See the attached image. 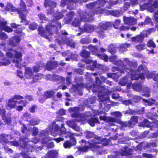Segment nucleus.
Wrapping results in <instances>:
<instances>
[{"instance_id":"obj_1","label":"nucleus","mask_w":158,"mask_h":158,"mask_svg":"<svg viewBox=\"0 0 158 158\" xmlns=\"http://www.w3.org/2000/svg\"><path fill=\"white\" fill-rule=\"evenodd\" d=\"M94 9H90L88 12H85V13L86 15H80V17L82 19H86L90 17H92L95 15L102 14L104 13L106 11L105 8H101V7L97 6L95 7Z\"/></svg>"},{"instance_id":"obj_2","label":"nucleus","mask_w":158,"mask_h":158,"mask_svg":"<svg viewBox=\"0 0 158 158\" xmlns=\"http://www.w3.org/2000/svg\"><path fill=\"white\" fill-rule=\"evenodd\" d=\"M107 3L109 4V5L106 6L105 8L111 9L112 5L110 4V2L106 0H97L96 1L89 3L86 4V7L87 8L90 9H92L97 6L101 7H103L104 6L105 4Z\"/></svg>"},{"instance_id":"obj_3","label":"nucleus","mask_w":158,"mask_h":158,"mask_svg":"<svg viewBox=\"0 0 158 158\" xmlns=\"http://www.w3.org/2000/svg\"><path fill=\"white\" fill-rule=\"evenodd\" d=\"M51 23H49V24L46 25L45 26V30L48 32L49 35H52L53 32H57L59 29H60L61 27V24L60 22L59 21L55 22V23L57 25H52Z\"/></svg>"},{"instance_id":"obj_4","label":"nucleus","mask_w":158,"mask_h":158,"mask_svg":"<svg viewBox=\"0 0 158 158\" xmlns=\"http://www.w3.org/2000/svg\"><path fill=\"white\" fill-rule=\"evenodd\" d=\"M100 89L98 96L100 99L101 102H104L108 100L110 98L109 94H110V91L107 88L103 86L100 87Z\"/></svg>"},{"instance_id":"obj_5","label":"nucleus","mask_w":158,"mask_h":158,"mask_svg":"<svg viewBox=\"0 0 158 158\" xmlns=\"http://www.w3.org/2000/svg\"><path fill=\"white\" fill-rule=\"evenodd\" d=\"M144 9H147L150 12H153L155 9L158 8V0H149L147 3H144L142 5Z\"/></svg>"},{"instance_id":"obj_6","label":"nucleus","mask_w":158,"mask_h":158,"mask_svg":"<svg viewBox=\"0 0 158 158\" xmlns=\"http://www.w3.org/2000/svg\"><path fill=\"white\" fill-rule=\"evenodd\" d=\"M59 64L56 61L50 60L48 61L45 65V68L48 71H51L56 69L58 66Z\"/></svg>"},{"instance_id":"obj_7","label":"nucleus","mask_w":158,"mask_h":158,"mask_svg":"<svg viewBox=\"0 0 158 158\" xmlns=\"http://www.w3.org/2000/svg\"><path fill=\"white\" fill-rule=\"evenodd\" d=\"M123 21L124 24H128L130 26L134 25L137 23V19L134 17L131 16H123Z\"/></svg>"},{"instance_id":"obj_8","label":"nucleus","mask_w":158,"mask_h":158,"mask_svg":"<svg viewBox=\"0 0 158 158\" xmlns=\"http://www.w3.org/2000/svg\"><path fill=\"white\" fill-rule=\"evenodd\" d=\"M125 71L127 73V75H131V79L132 80H138L139 79V74L136 73L134 69L129 68L124 69Z\"/></svg>"},{"instance_id":"obj_9","label":"nucleus","mask_w":158,"mask_h":158,"mask_svg":"<svg viewBox=\"0 0 158 158\" xmlns=\"http://www.w3.org/2000/svg\"><path fill=\"white\" fill-rule=\"evenodd\" d=\"M144 37V34L143 32H141L139 34L131 37V40L132 42L135 43H140L143 41Z\"/></svg>"},{"instance_id":"obj_10","label":"nucleus","mask_w":158,"mask_h":158,"mask_svg":"<svg viewBox=\"0 0 158 158\" xmlns=\"http://www.w3.org/2000/svg\"><path fill=\"white\" fill-rule=\"evenodd\" d=\"M111 26L110 22H101L99 23L98 25L97 29L106 31L110 27H111Z\"/></svg>"},{"instance_id":"obj_11","label":"nucleus","mask_w":158,"mask_h":158,"mask_svg":"<svg viewBox=\"0 0 158 158\" xmlns=\"http://www.w3.org/2000/svg\"><path fill=\"white\" fill-rule=\"evenodd\" d=\"M65 79L63 76L57 75L53 74L51 78V80L54 82H56L58 84L63 83L65 81Z\"/></svg>"},{"instance_id":"obj_12","label":"nucleus","mask_w":158,"mask_h":158,"mask_svg":"<svg viewBox=\"0 0 158 158\" xmlns=\"http://www.w3.org/2000/svg\"><path fill=\"white\" fill-rule=\"evenodd\" d=\"M47 31L44 30L43 28L41 27H39L38 28V34L44 38L48 40L50 39L49 37L48 32H47Z\"/></svg>"},{"instance_id":"obj_13","label":"nucleus","mask_w":158,"mask_h":158,"mask_svg":"<svg viewBox=\"0 0 158 158\" xmlns=\"http://www.w3.org/2000/svg\"><path fill=\"white\" fill-rule=\"evenodd\" d=\"M61 40L63 42L67 45L73 48H74L75 47V42H73L72 40L66 37L64 38H62Z\"/></svg>"},{"instance_id":"obj_14","label":"nucleus","mask_w":158,"mask_h":158,"mask_svg":"<svg viewBox=\"0 0 158 158\" xmlns=\"http://www.w3.org/2000/svg\"><path fill=\"white\" fill-rule=\"evenodd\" d=\"M55 94V91L53 90H48L45 91L43 95L44 100L53 97Z\"/></svg>"},{"instance_id":"obj_15","label":"nucleus","mask_w":158,"mask_h":158,"mask_svg":"<svg viewBox=\"0 0 158 158\" xmlns=\"http://www.w3.org/2000/svg\"><path fill=\"white\" fill-rule=\"evenodd\" d=\"M139 117L136 116H132L128 121L130 128H132L138 122Z\"/></svg>"},{"instance_id":"obj_16","label":"nucleus","mask_w":158,"mask_h":158,"mask_svg":"<svg viewBox=\"0 0 158 158\" xmlns=\"http://www.w3.org/2000/svg\"><path fill=\"white\" fill-rule=\"evenodd\" d=\"M5 9L7 11L17 12L18 14H19L20 13L19 9L16 8L12 4L10 3L7 4Z\"/></svg>"},{"instance_id":"obj_17","label":"nucleus","mask_w":158,"mask_h":158,"mask_svg":"<svg viewBox=\"0 0 158 158\" xmlns=\"http://www.w3.org/2000/svg\"><path fill=\"white\" fill-rule=\"evenodd\" d=\"M131 151V149L129 148L128 147L125 146L124 147V149L121 150L120 154L123 156H127L131 155L132 154Z\"/></svg>"},{"instance_id":"obj_18","label":"nucleus","mask_w":158,"mask_h":158,"mask_svg":"<svg viewBox=\"0 0 158 158\" xmlns=\"http://www.w3.org/2000/svg\"><path fill=\"white\" fill-rule=\"evenodd\" d=\"M34 75V73L31 67H27L25 69V76L26 78H31Z\"/></svg>"},{"instance_id":"obj_19","label":"nucleus","mask_w":158,"mask_h":158,"mask_svg":"<svg viewBox=\"0 0 158 158\" xmlns=\"http://www.w3.org/2000/svg\"><path fill=\"white\" fill-rule=\"evenodd\" d=\"M147 78L148 79H152L154 81L158 82V73H156V71L149 73L147 75Z\"/></svg>"},{"instance_id":"obj_20","label":"nucleus","mask_w":158,"mask_h":158,"mask_svg":"<svg viewBox=\"0 0 158 158\" xmlns=\"http://www.w3.org/2000/svg\"><path fill=\"white\" fill-rule=\"evenodd\" d=\"M18 104H23V106H18L16 107V110L18 111H22L23 109V107H25L28 103L27 101L25 100H20L18 102Z\"/></svg>"},{"instance_id":"obj_21","label":"nucleus","mask_w":158,"mask_h":158,"mask_svg":"<svg viewBox=\"0 0 158 158\" xmlns=\"http://www.w3.org/2000/svg\"><path fill=\"white\" fill-rule=\"evenodd\" d=\"M21 26L20 25L17 24L15 23H13L10 24V26L11 27L15 29L14 32L17 34L21 33L22 32V28L21 27H19Z\"/></svg>"},{"instance_id":"obj_22","label":"nucleus","mask_w":158,"mask_h":158,"mask_svg":"<svg viewBox=\"0 0 158 158\" xmlns=\"http://www.w3.org/2000/svg\"><path fill=\"white\" fill-rule=\"evenodd\" d=\"M84 85L82 83L77 84L73 85V89L75 92L79 93L84 87Z\"/></svg>"},{"instance_id":"obj_23","label":"nucleus","mask_w":158,"mask_h":158,"mask_svg":"<svg viewBox=\"0 0 158 158\" xmlns=\"http://www.w3.org/2000/svg\"><path fill=\"white\" fill-rule=\"evenodd\" d=\"M107 11L109 14L117 17L123 14V12L120 10H108Z\"/></svg>"},{"instance_id":"obj_24","label":"nucleus","mask_w":158,"mask_h":158,"mask_svg":"<svg viewBox=\"0 0 158 158\" xmlns=\"http://www.w3.org/2000/svg\"><path fill=\"white\" fill-rule=\"evenodd\" d=\"M132 88L136 91H139L141 90L142 88V83L140 82H135L132 85Z\"/></svg>"},{"instance_id":"obj_25","label":"nucleus","mask_w":158,"mask_h":158,"mask_svg":"<svg viewBox=\"0 0 158 158\" xmlns=\"http://www.w3.org/2000/svg\"><path fill=\"white\" fill-rule=\"evenodd\" d=\"M8 135L1 134L0 135V142L3 145H5L9 143L7 137H8Z\"/></svg>"},{"instance_id":"obj_26","label":"nucleus","mask_w":158,"mask_h":158,"mask_svg":"<svg viewBox=\"0 0 158 158\" xmlns=\"http://www.w3.org/2000/svg\"><path fill=\"white\" fill-rule=\"evenodd\" d=\"M68 19L65 21L66 23L69 24L70 23L73 17L75 15L74 12L73 11H70L66 14Z\"/></svg>"},{"instance_id":"obj_27","label":"nucleus","mask_w":158,"mask_h":158,"mask_svg":"<svg viewBox=\"0 0 158 158\" xmlns=\"http://www.w3.org/2000/svg\"><path fill=\"white\" fill-rule=\"evenodd\" d=\"M88 123L91 127H94L95 126V124L97 123L100 124V122L98 118H91L88 120Z\"/></svg>"},{"instance_id":"obj_28","label":"nucleus","mask_w":158,"mask_h":158,"mask_svg":"<svg viewBox=\"0 0 158 158\" xmlns=\"http://www.w3.org/2000/svg\"><path fill=\"white\" fill-rule=\"evenodd\" d=\"M56 5L55 2L51 0H48V1L44 2V6L46 8L49 7L51 8L54 9L56 7Z\"/></svg>"},{"instance_id":"obj_29","label":"nucleus","mask_w":158,"mask_h":158,"mask_svg":"<svg viewBox=\"0 0 158 158\" xmlns=\"http://www.w3.org/2000/svg\"><path fill=\"white\" fill-rule=\"evenodd\" d=\"M18 102L12 98L9 100L7 106L10 107V109L15 108L17 103H18Z\"/></svg>"},{"instance_id":"obj_30","label":"nucleus","mask_w":158,"mask_h":158,"mask_svg":"<svg viewBox=\"0 0 158 158\" xmlns=\"http://www.w3.org/2000/svg\"><path fill=\"white\" fill-rule=\"evenodd\" d=\"M55 14V15H53L54 19H52L51 21L52 23H54L55 22L58 21V20L62 19L63 17V15L60 12H58Z\"/></svg>"},{"instance_id":"obj_31","label":"nucleus","mask_w":158,"mask_h":158,"mask_svg":"<svg viewBox=\"0 0 158 158\" xmlns=\"http://www.w3.org/2000/svg\"><path fill=\"white\" fill-rule=\"evenodd\" d=\"M94 30V27L89 24H85L83 27V30L85 32L87 33H91Z\"/></svg>"},{"instance_id":"obj_32","label":"nucleus","mask_w":158,"mask_h":158,"mask_svg":"<svg viewBox=\"0 0 158 158\" xmlns=\"http://www.w3.org/2000/svg\"><path fill=\"white\" fill-rule=\"evenodd\" d=\"M80 56L84 59H87L90 57V52L85 50L83 49L80 52Z\"/></svg>"},{"instance_id":"obj_33","label":"nucleus","mask_w":158,"mask_h":158,"mask_svg":"<svg viewBox=\"0 0 158 158\" xmlns=\"http://www.w3.org/2000/svg\"><path fill=\"white\" fill-rule=\"evenodd\" d=\"M85 48H88L89 50L93 54H96L98 52V47L96 46H94L91 44L85 47Z\"/></svg>"},{"instance_id":"obj_34","label":"nucleus","mask_w":158,"mask_h":158,"mask_svg":"<svg viewBox=\"0 0 158 158\" xmlns=\"http://www.w3.org/2000/svg\"><path fill=\"white\" fill-rule=\"evenodd\" d=\"M41 74L40 73H37L33 77V80L31 81V84H33L37 82L41 79Z\"/></svg>"},{"instance_id":"obj_35","label":"nucleus","mask_w":158,"mask_h":158,"mask_svg":"<svg viewBox=\"0 0 158 158\" xmlns=\"http://www.w3.org/2000/svg\"><path fill=\"white\" fill-rule=\"evenodd\" d=\"M91 41V39L89 36H86L80 40V43L82 44H88Z\"/></svg>"},{"instance_id":"obj_36","label":"nucleus","mask_w":158,"mask_h":158,"mask_svg":"<svg viewBox=\"0 0 158 158\" xmlns=\"http://www.w3.org/2000/svg\"><path fill=\"white\" fill-rule=\"evenodd\" d=\"M19 14V18L21 19V21L20 22V23H24L25 25H27L28 23V22L27 21L26 15L22 13H21L20 11Z\"/></svg>"},{"instance_id":"obj_37","label":"nucleus","mask_w":158,"mask_h":158,"mask_svg":"<svg viewBox=\"0 0 158 158\" xmlns=\"http://www.w3.org/2000/svg\"><path fill=\"white\" fill-rule=\"evenodd\" d=\"M96 55L100 59L103 60L105 61L106 62L108 60V56L106 54L97 53Z\"/></svg>"},{"instance_id":"obj_38","label":"nucleus","mask_w":158,"mask_h":158,"mask_svg":"<svg viewBox=\"0 0 158 158\" xmlns=\"http://www.w3.org/2000/svg\"><path fill=\"white\" fill-rule=\"evenodd\" d=\"M96 32L98 35V36L101 39H103L106 36L105 34L104 30L98 29Z\"/></svg>"},{"instance_id":"obj_39","label":"nucleus","mask_w":158,"mask_h":158,"mask_svg":"<svg viewBox=\"0 0 158 158\" xmlns=\"http://www.w3.org/2000/svg\"><path fill=\"white\" fill-rule=\"evenodd\" d=\"M2 119L6 124L8 125H9L11 123V118L10 116H7L6 115H5L2 117Z\"/></svg>"},{"instance_id":"obj_40","label":"nucleus","mask_w":158,"mask_h":158,"mask_svg":"<svg viewBox=\"0 0 158 158\" xmlns=\"http://www.w3.org/2000/svg\"><path fill=\"white\" fill-rule=\"evenodd\" d=\"M81 21L78 18H75L72 22V25L75 27H77L80 26Z\"/></svg>"},{"instance_id":"obj_41","label":"nucleus","mask_w":158,"mask_h":158,"mask_svg":"<svg viewBox=\"0 0 158 158\" xmlns=\"http://www.w3.org/2000/svg\"><path fill=\"white\" fill-rule=\"evenodd\" d=\"M84 133L85 135V137L87 139L93 138L94 136V134L89 131H85Z\"/></svg>"},{"instance_id":"obj_42","label":"nucleus","mask_w":158,"mask_h":158,"mask_svg":"<svg viewBox=\"0 0 158 158\" xmlns=\"http://www.w3.org/2000/svg\"><path fill=\"white\" fill-rule=\"evenodd\" d=\"M147 117L149 119L155 121L158 118V115L156 113H149L148 114Z\"/></svg>"},{"instance_id":"obj_43","label":"nucleus","mask_w":158,"mask_h":158,"mask_svg":"<svg viewBox=\"0 0 158 158\" xmlns=\"http://www.w3.org/2000/svg\"><path fill=\"white\" fill-rule=\"evenodd\" d=\"M119 124L121 125V128L123 129L124 128L128 127L130 128L128 121H120L119 122Z\"/></svg>"},{"instance_id":"obj_44","label":"nucleus","mask_w":158,"mask_h":158,"mask_svg":"<svg viewBox=\"0 0 158 158\" xmlns=\"http://www.w3.org/2000/svg\"><path fill=\"white\" fill-rule=\"evenodd\" d=\"M128 81L127 77L125 76L122 78L120 80L119 83L122 86L125 85L128 83Z\"/></svg>"},{"instance_id":"obj_45","label":"nucleus","mask_w":158,"mask_h":158,"mask_svg":"<svg viewBox=\"0 0 158 158\" xmlns=\"http://www.w3.org/2000/svg\"><path fill=\"white\" fill-rule=\"evenodd\" d=\"M142 97L138 96V95H134L131 98L132 100L135 103H138L142 99Z\"/></svg>"},{"instance_id":"obj_46","label":"nucleus","mask_w":158,"mask_h":158,"mask_svg":"<svg viewBox=\"0 0 158 158\" xmlns=\"http://www.w3.org/2000/svg\"><path fill=\"white\" fill-rule=\"evenodd\" d=\"M151 123L150 122L148 119H144L143 122L141 123V125L143 126V127H150V124Z\"/></svg>"},{"instance_id":"obj_47","label":"nucleus","mask_w":158,"mask_h":158,"mask_svg":"<svg viewBox=\"0 0 158 158\" xmlns=\"http://www.w3.org/2000/svg\"><path fill=\"white\" fill-rule=\"evenodd\" d=\"M75 120L78 122L84 123L85 121V118L84 116L80 114L77 118Z\"/></svg>"},{"instance_id":"obj_48","label":"nucleus","mask_w":158,"mask_h":158,"mask_svg":"<svg viewBox=\"0 0 158 158\" xmlns=\"http://www.w3.org/2000/svg\"><path fill=\"white\" fill-rule=\"evenodd\" d=\"M147 46L149 48H155L156 47V45L155 43L152 40H149L147 44Z\"/></svg>"},{"instance_id":"obj_49","label":"nucleus","mask_w":158,"mask_h":158,"mask_svg":"<svg viewBox=\"0 0 158 158\" xmlns=\"http://www.w3.org/2000/svg\"><path fill=\"white\" fill-rule=\"evenodd\" d=\"M130 45V44H125L121 45L120 47L119 50H120L126 51L127 50V48Z\"/></svg>"},{"instance_id":"obj_50","label":"nucleus","mask_w":158,"mask_h":158,"mask_svg":"<svg viewBox=\"0 0 158 158\" xmlns=\"http://www.w3.org/2000/svg\"><path fill=\"white\" fill-rule=\"evenodd\" d=\"M135 48L138 50L139 51H141L145 49V45L144 44H140L138 45H136L135 46Z\"/></svg>"},{"instance_id":"obj_51","label":"nucleus","mask_w":158,"mask_h":158,"mask_svg":"<svg viewBox=\"0 0 158 158\" xmlns=\"http://www.w3.org/2000/svg\"><path fill=\"white\" fill-rule=\"evenodd\" d=\"M123 112L125 114H128L130 115H135V111L131 109H129L126 111H124Z\"/></svg>"},{"instance_id":"obj_52","label":"nucleus","mask_w":158,"mask_h":158,"mask_svg":"<svg viewBox=\"0 0 158 158\" xmlns=\"http://www.w3.org/2000/svg\"><path fill=\"white\" fill-rule=\"evenodd\" d=\"M121 20L120 19H117L114 20L113 24L114 28L116 29H118V27L120 24Z\"/></svg>"},{"instance_id":"obj_53","label":"nucleus","mask_w":158,"mask_h":158,"mask_svg":"<svg viewBox=\"0 0 158 158\" xmlns=\"http://www.w3.org/2000/svg\"><path fill=\"white\" fill-rule=\"evenodd\" d=\"M75 120H68L66 122V124L69 126V127L72 128L76 123H75Z\"/></svg>"},{"instance_id":"obj_54","label":"nucleus","mask_w":158,"mask_h":158,"mask_svg":"<svg viewBox=\"0 0 158 158\" xmlns=\"http://www.w3.org/2000/svg\"><path fill=\"white\" fill-rule=\"evenodd\" d=\"M115 50V47L112 44H110L108 47V50L109 52L110 53H112L114 52Z\"/></svg>"},{"instance_id":"obj_55","label":"nucleus","mask_w":158,"mask_h":158,"mask_svg":"<svg viewBox=\"0 0 158 158\" xmlns=\"http://www.w3.org/2000/svg\"><path fill=\"white\" fill-rule=\"evenodd\" d=\"M63 144L64 148H70L72 146L70 143V141L68 140L65 141Z\"/></svg>"},{"instance_id":"obj_56","label":"nucleus","mask_w":158,"mask_h":158,"mask_svg":"<svg viewBox=\"0 0 158 158\" xmlns=\"http://www.w3.org/2000/svg\"><path fill=\"white\" fill-rule=\"evenodd\" d=\"M22 53L20 52L16 51H15V58L18 60L20 59L22 60L21 58H22Z\"/></svg>"},{"instance_id":"obj_57","label":"nucleus","mask_w":158,"mask_h":158,"mask_svg":"<svg viewBox=\"0 0 158 158\" xmlns=\"http://www.w3.org/2000/svg\"><path fill=\"white\" fill-rule=\"evenodd\" d=\"M23 117L27 121L31 118V114L29 113L25 112L23 114Z\"/></svg>"},{"instance_id":"obj_58","label":"nucleus","mask_w":158,"mask_h":158,"mask_svg":"<svg viewBox=\"0 0 158 158\" xmlns=\"http://www.w3.org/2000/svg\"><path fill=\"white\" fill-rule=\"evenodd\" d=\"M38 16L40 20H47V18L44 14L40 13L38 15Z\"/></svg>"},{"instance_id":"obj_59","label":"nucleus","mask_w":158,"mask_h":158,"mask_svg":"<svg viewBox=\"0 0 158 158\" xmlns=\"http://www.w3.org/2000/svg\"><path fill=\"white\" fill-rule=\"evenodd\" d=\"M32 69L35 73L38 72L40 70V66L39 64H37L33 66Z\"/></svg>"},{"instance_id":"obj_60","label":"nucleus","mask_w":158,"mask_h":158,"mask_svg":"<svg viewBox=\"0 0 158 158\" xmlns=\"http://www.w3.org/2000/svg\"><path fill=\"white\" fill-rule=\"evenodd\" d=\"M21 9L23 10L26 11V6L23 1L21 0L19 4Z\"/></svg>"},{"instance_id":"obj_61","label":"nucleus","mask_w":158,"mask_h":158,"mask_svg":"<svg viewBox=\"0 0 158 158\" xmlns=\"http://www.w3.org/2000/svg\"><path fill=\"white\" fill-rule=\"evenodd\" d=\"M16 43V44H18L20 42L21 40V38L20 36L16 35L12 37Z\"/></svg>"},{"instance_id":"obj_62","label":"nucleus","mask_w":158,"mask_h":158,"mask_svg":"<svg viewBox=\"0 0 158 158\" xmlns=\"http://www.w3.org/2000/svg\"><path fill=\"white\" fill-rule=\"evenodd\" d=\"M106 122H115L116 121V119L114 117H107Z\"/></svg>"},{"instance_id":"obj_63","label":"nucleus","mask_w":158,"mask_h":158,"mask_svg":"<svg viewBox=\"0 0 158 158\" xmlns=\"http://www.w3.org/2000/svg\"><path fill=\"white\" fill-rule=\"evenodd\" d=\"M66 130L64 127V124L63 123L61 124V127H60V133L61 134H64L66 132Z\"/></svg>"},{"instance_id":"obj_64","label":"nucleus","mask_w":158,"mask_h":158,"mask_svg":"<svg viewBox=\"0 0 158 158\" xmlns=\"http://www.w3.org/2000/svg\"><path fill=\"white\" fill-rule=\"evenodd\" d=\"M122 103L126 106H128L129 105H131L132 104V102L131 99L123 100L122 102Z\"/></svg>"}]
</instances>
